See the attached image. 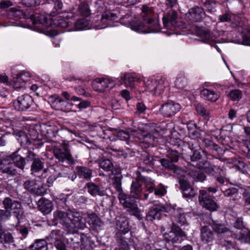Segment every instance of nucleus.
<instances>
[{"instance_id":"obj_1","label":"nucleus","mask_w":250,"mask_h":250,"mask_svg":"<svg viewBox=\"0 0 250 250\" xmlns=\"http://www.w3.org/2000/svg\"><path fill=\"white\" fill-rule=\"evenodd\" d=\"M54 220L61 224L69 233L67 240L70 244H78L84 241L85 236L77 232L76 229H83L86 227L85 220L82 212L75 209L66 211L57 210L54 212Z\"/></svg>"},{"instance_id":"obj_2","label":"nucleus","mask_w":250,"mask_h":250,"mask_svg":"<svg viewBox=\"0 0 250 250\" xmlns=\"http://www.w3.org/2000/svg\"><path fill=\"white\" fill-rule=\"evenodd\" d=\"M141 17L147 24V30L141 31L144 33H156L160 30V24L155 20L156 16L151 7L143 5L141 8Z\"/></svg>"},{"instance_id":"obj_3","label":"nucleus","mask_w":250,"mask_h":250,"mask_svg":"<svg viewBox=\"0 0 250 250\" xmlns=\"http://www.w3.org/2000/svg\"><path fill=\"white\" fill-rule=\"evenodd\" d=\"M163 236L166 241L171 243L175 246L181 243L186 238L185 232L174 223H172L171 230L168 232H164Z\"/></svg>"},{"instance_id":"obj_4","label":"nucleus","mask_w":250,"mask_h":250,"mask_svg":"<svg viewBox=\"0 0 250 250\" xmlns=\"http://www.w3.org/2000/svg\"><path fill=\"white\" fill-rule=\"evenodd\" d=\"M118 198L121 204L127 212L131 215L135 216L138 218L140 217V210L138 207L134 198L129 196L125 194L121 193L118 195Z\"/></svg>"},{"instance_id":"obj_5","label":"nucleus","mask_w":250,"mask_h":250,"mask_svg":"<svg viewBox=\"0 0 250 250\" xmlns=\"http://www.w3.org/2000/svg\"><path fill=\"white\" fill-rule=\"evenodd\" d=\"M53 153L56 159L61 162H63L67 161V163L70 165H73L75 163L74 159L69 149L68 144L64 143L61 145L60 147L57 146L53 147Z\"/></svg>"},{"instance_id":"obj_6","label":"nucleus","mask_w":250,"mask_h":250,"mask_svg":"<svg viewBox=\"0 0 250 250\" xmlns=\"http://www.w3.org/2000/svg\"><path fill=\"white\" fill-rule=\"evenodd\" d=\"M198 199L201 206L210 211H216L219 208L217 203L213 200L206 190H199Z\"/></svg>"},{"instance_id":"obj_7","label":"nucleus","mask_w":250,"mask_h":250,"mask_svg":"<svg viewBox=\"0 0 250 250\" xmlns=\"http://www.w3.org/2000/svg\"><path fill=\"white\" fill-rule=\"evenodd\" d=\"M2 203L4 208L10 212L11 215L12 213L15 214L18 219L21 218L23 215V209L20 202L9 197H6L4 199Z\"/></svg>"},{"instance_id":"obj_8","label":"nucleus","mask_w":250,"mask_h":250,"mask_svg":"<svg viewBox=\"0 0 250 250\" xmlns=\"http://www.w3.org/2000/svg\"><path fill=\"white\" fill-rule=\"evenodd\" d=\"M33 24L35 25L36 30L38 31H41V27L37 24H41L45 26L51 25L52 21L50 18L45 14L36 13L35 15L32 14L29 17Z\"/></svg>"},{"instance_id":"obj_9","label":"nucleus","mask_w":250,"mask_h":250,"mask_svg":"<svg viewBox=\"0 0 250 250\" xmlns=\"http://www.w3.org/2000/svg\"><path fill=\"white\" fill-rule=\"evenodd\" d=\"M26 159L32 162L31 165V171L33 174L41 171L44 167V160L42 158L37 157V154L28 150L27 152Z\"/></svg>"},{"instance_id":"obj_10","label":"nucleus","mask_w":250,"mask_h":250,"mask_svg":"<svg viewBox=\"0 0 250 250\" xmlns=\"http://www.w3.org/2000/svg\"><path fill=\"white\" fill-rule=\"evenodd\" d=\"M168 208L160 204H154L151 207L146 215V218L147 221H152L155 219L159 220L162 213L167 212Z\"/></svg>"},{"instance_id":"obj_11","label":"nucleus","mask_w":250,"mask_h":250,"mask_svg":"<svg viewBox=\"0 0 250 250\" xmlns=\"http://www.w3.org/2000/svg\"><path fill=\"white\" fill-rule=\"evenodd\" d=\"M181 108L180 105L173 101H168L163 104L160 108V112L164 116L170 117L174 115Z\"/></svg>"},{"instance_id":"obj_12","label":"nucleus","mask_w":250,"mask_h":250,"mask_svg":"<svg viewBox=\"0 0 250 250\" xmlns=\"http://www.w3.org/2000/svg\"><path fill=\"white\" fill-rule=\"evenodd\" d=\"M145 83L146 90L153 95L160 94L165 87V82L163 80L157 81L155 80L148 79Z\"/></svg>"},{"instance_id":"obj_13","label":"nucleus","mask_w":250,"mask_h":250,"mask_svg":"<svg viewBox=\"0 0 250 250\" xmlns=\"http://www.w3.org/2000/svg\"><path fill=\"white\" fill-rule=\"evenodd\" d=\"M33 104L32 97L27 94L19 96L14 102L15 108L18 111H24L28 109Z\"/></svg>"},{"instance_id":"obj_14","label":"nucleus","mask_w":250,"mask_h":250,"mask_svg":"<svg viewBox=\"0 0 250 250\" xmlns=\"http://www.w3.org/2000/svg\"><path fill=\"white\" fill-rule=\"evenodd\" d=\"M0 172L10 176L16 174V169L14 168V164L12 163L9 155L5 158H0Z\"/></svg>"},{"instance_id":"obj_15","label":"nucleus","mask_w":250,"mask_h":250,"mask_svg":"<svg viewBox=\"0 0 250 250\" xmlns=\"http://www.w3.org/2000/svg\"><path fill=\"white\" fill-rule=\"evenodd\" d=\"M23 186L26 190L38 195H43L46 192V188L42 185H38L35 180H26Z\"/></svg>"},{"instance_id":"obj_16","label":"nucleus","mask_w":250,"mask_h":250,"mask_svg":"<svg viewBox=\"0 0 250 250\" xmlns=\"http://www.w3.org/2000/svg\"><path fill=\"white\" fill-rule=\"evenodd\" d=\"M179 183L184 197L192 199L196 196L197 189L192 187L188 181L180 178L179 179Z\"/></svg>"},{"instance_id":"obj_17","label":"nucleus","mask_w":250,"mask_h":250,"mask_svg":"<svg viewBox=\"0 0 250 250\" xmlns=\"http://www.w3.org/2000/svg\"><path fill=\"white\" fill-rule=\"evenodd\" d=\"M49 100L52 103V106L57 110L67 111L70 110L73 106L72 103L64 101L58 97L51 96L49 98Z\"/></svg>"},{"instance_id":"obj_18","label":"nucleus","mask_w":250,"mask_h":250,"mask_svg":"<svg viewBox=\"0 0 250 250\" xmlns=\"http://www.w3.org/2000/svg\"><path fill=\"white\" fill-rule=\"evenodd\" d=\"M204 15V9L200 7L196 6L189 9L186 14V18L193 22H200L203 20Z\"/></svg>"},{"instance_id":"obj_19","label":"nucleus","mask_w":250,"mask_h":250,"mask_svg":"<svg viewBox=\"0 0 250 250\" xmlns=\"http://www.w3.org/2000/svg\"><path fill=\"white\" fill-rule=\"evenodd\" d=\"M164 25L165 27H177L180 26L178 21V14L176 11L171 10L163 18Z\"/></svg>"},{"instance_id":"obj_20","label":"nucleus","mask_w":250,"mask_h":250,"mask_svg":"<svg viewBox=\"0 0 250 250\" xmlns=\"http://www.w3.org/2000/svg\"><path fill=\"white\" fill-rule=\"evenodd\" d=\"M132 132L135 137L138 138L142 143L148 145H151L154 142H157L158 131L154 132V134H151L150 133L138 132L137 131H132Z\"/></svg>"},{"instance_id":"obj_21","label":"nucleus","mask_w":250,"mask_h":250,"mask_svg":"<svg viewBox=\"0 0 250 250\" xmlns=\"http://www.w3.org/2000/svg\"><path fill=\"white\" fill-rule=\"evenodd\" d=\"M113 82V81L109 78H99L96 79L92 82V85L95 90L99 92H103Z\"/></svg>"},{"instance_id":"obj_22","label":"nucleus","mask_w":250,"mask_h":250,"mask_svg":"<svg viewBox=\"0 0 250 250\" xmlns=\"http://www.w3.org/2000/svg\"><path fill=\"white\" fill-rule=\"evenodd\" d=\"M20 149L19 148L17 150L12 153L9 155L12 163L14 164V168L17 167L19 169L23 170L25 166L26 165V158H24L19 154Z\"/></svg>"},{"instance_id":"obj_23","label":"nucleus","mask_w":250,"mask_h":250,"mask_svg":"<svg viewBox=\"0 0 250 250\" xmlns=\"http://www.w3.org/2000/svg\"><path fill=\"white\" fill-rule=\"evenodd\" d=\"M29 136L26 135L24 133L21 132L18 133L19 138L18 139L21 146H27L32 143V140H35L38 138V135L34 130L29 131Z\"/></svg>"},{"instance_id":"obj_24","label":"nucleus","mask_w":250,"mask_h":250,"mask_svg":"<svg viewBox=\"0 0 250 250\" xmlns=\"http://www.w3.org/2000/svg\"><path fill=\"white\" fill-rule=\"evenodd\" d=\"M195 33L197 36L201 38L202 42L211 43L213 42L214 40L211 36L209 30L203 27H196L195 28Z\"/></svg>"},{"instance_id":"obj_25","label":"nucleus","mask_w":250,"mask_h":250,"mask_svg":"<svg viewBox=\"0 0 250 250\" xmlns=\"http://www.w3.org/2000/svg\"><path fill=\"white\" fill-rule=\"evenodd\" d=\"M154 181L149 178V181H146V190L149 192L154 191L155 194L159 196H163L166 193V189L164 186L160 184L157 188H154Z\"/></svg>"},{"instance_id":"obj_26","label":"nucleus","mask_w":250,"mask_h":250,"mask_svg":"<svg viewBox=\"0 0 250 250\" xmlns=\"http://www.w3.org/2000/svg\"><path fill=\"white\" fill-rule=\"evenodd\" d=\"M38 207L39 210L42 213L47 214L52 210L53 204L50 200L42 198L38 202Z\"/></svg>"},{"instance_id":"obj_27","label":"nucleus","mask_w":250,"mask_h":250,"mask_svg":"<svg viewBox=\"0 0 250 250\" xmlns=\"http://www.w3.org/2000/svg\"><path fill=\"white\" fill-rule=\"evenodd\" d=\"M116 219V228L119 230L124 233H128L129 231L128 221L127 218L123 216H117Z\"/></svg>"},{"instance_id":"obj_28","label":"nucleus","mask_w":250,"mask_h":250,"mask_svg":"<svg viewBox=\"0 0 250 250\" xmlns=\"http://www.w3.org/2000/svg\"><path fill=\"white\" fill-rule=\"evenodd\" d=\"M87 189V191L92 196H104L105 194V190L103 188H100L95 184L90 182L87 183L84 187Z\"/></svg>"},{"instance_id":"obj_29","label":"nucleus","mask_w":250,"mask_h":250,"mask_svg":"<svg viewBox=\"0 0 250 250\" xmlns=\"http://www.w3.org/2000/svg\"><path fill=\"white\" fill-rule=\"evenodd\" d=\"M159 162L164 167L172 171L175 174L180 175L183 172L180 167L174 164L169 159L163 158L160 159Z\"/></svg>"},{"instance_id":"obj_30","label":"nucleus","mask_w":250,"mask_h":250,"mask_svg":"<svg viewBox=\"0 0 250 250\" xmlns=\"http://www.w3.org/2000/svg\"><path fill=\"white\" fill-rule=\"evenodd\" d=\"M142 181H140L136 178L135 181H133L131 186V194L133 198L139 199L141 198L143 192L142 188Z\"/></svg>"},{"instance_id":"obj_31","label":"nucleus","mask_w":250,"mask_h":250,"mask_svg":"<svg viewBox=\"0 0 250 250\" xmlns=\"http://www.w3.org/2000/svg\"><path fill=\"white\" fill-rule=\"evenodd\" d=\"M135 74L131 73H126L121 75V80L123 82L121 83H124L127 87L133 88L135 82L139 81Z\"/></svg>"},{"instance_id":"obj_32","label":"nucleus","mask_w":250,"mask_h":250,"mask_svg":"<svg viewBox=\"0 0 250 250\" xmlns=\"http://www.w3.org/2000/svg\"><path fill=\"white\" fill-rule=\"evenodd\" d=\"M188 176L191 177L195 182H203L206 179V175L204 173L195 168H188L187 170Z\"/></svg>"},{"instance_id":"obj_33","label":"nucleus","mask_w":250,"mask_h":250,"mask_svg":"<svg viewBox=\"0 0 250 250\" xmlns=\"http://www.w3.org/2000/svg\"><path fill=\"white\" fill-rule=\"evenodd\" d=\"M78 176L80 178H83L85 180L89 181L92 177V169L83 166H77L76 167Z\"/></svg>"},{"instance_id":"obj_34","label":"nucleus","mask_w":250,"mask_h":250,"mask_svg":"<svg viewBox=\"0 0 250 250\" xmlns=\"http://www.w3.org/2000/svg\"><path fill=\"white\" fill-rule=\"evenodd\" d=\"M200 95L201 97L205 100L211 102H215L220 97V95L218 93L215 92L213 90L206 88L201 91Z\"/></svg>"},{"instance_id":"obj_35","label":"nucleus","mask_w":250,"mask_h":250,"mask_svg":"<svg viewBox=\"0 0 250 250\" xmlns=\"http://www.w3.org/2000/svg\"><path fill=\"white\" fill-rule=\"evenodd\" d=\"M234 235L235 238L242 243H250V230L247 228L235 232Z\"/></svg>"},{"instance_id":"obj_36","label":"nucleus","mask_w":250,"mask_h":250,"mask_svg":"<svg viewBox=\"0 0 250 250\" xmlns=\"http://www.w3.org/2000/svg\"><path fill=\"white\" fill-rule=\"evenodd\" d=\"M209 225L212 229L217 234H224L229 232V229L225 224L219 223L217 221L212 220Z\"/></svg>"},{"instance_id":"obj_37","label":"nucleus","mask_w":250,"mask_h":250,"mask_svg":"<svg viewBox=\"0 0 250 250\" xmlns=\"http://www.w3.org/2000/svg\"><path fill=\"white\" fill-rule=\"evenodd\" d=\"M201 239L206 243L212 242L214 238L213 232L207 227H204L201 230Z\"/></svg>"},{"instance_id":"obj_38","label":"nucleus","mask_w":250,"mask_h":250,"mask_svg":"<svg viewBox=\"0 0 250 250\" xmlns=\"http://www.w3.org/2000/svg\"><path fill=\"white\" fill-rule=\"evenodd\" d=\"M156 159V157L149 154L146 152H144L142 154L141 160L143 165L148 167H152L154 166Z\"/></svg>"},{"instance_id":"obj_39","label":"nucleus","mask_w":250,"mask_h":250,"mask_svg":"<svg viewBox=\"0 0 250 250\" xmlns=\"http://www.w3.org/2000/svg\"><path fill=\"white\" fill-rule=\"evenodd\" d=\"M122 176L120 174L115 175L111 179L112 185L113 187L118 192V195L121 193L125 194L123 191L122 188Z\"/></svg>"},{"instance_id":"obj_40","label":"nucleus","mask_w":250,"mask_h":250,"mask_svg":"<svg viewBox=\"0 0 250 250\" xmlns=\"http://www.w3.org/2000/svg\"><path fill=\"white\" fill-rule=\"evenodd\" d=\"M42 130L44 135L50 138L55 137L58 132L55 126L48 125H44Z\"/></svg>"},{"instance_id":"obj_41","label":"nucleus","mask_w":250,"mask_h":250,"mask_svg":"<svg viewBox=\"0 0 250 250\" xmlns=\"http://www.w3.org/2000/svg\"><path fill=\"white\" fill-rule=\"evenodd\" d=\"M31 250H47V243L45 239H37L29 247Z\"/></svg>"},{"instance_id":"obj_42","label":"nucleus","mask_w":250,"mask_h":250,"mask_svg":"<svg viewBox=\"0 0 250 250\" xmlns=\"http://www.w3.org/2000/svg\"><path fill=\"white\" fill-rule=\"evenodd\" d=\"M127 233H124L122 231H118L116 234V238L117 241L120 246L126 247L129 246L127 240L129 239V237H126L125 235Z\"/></svg>"},{"instance_id":"obj_43","label":"nucleus","mask_w":250,"mask_h":250,"mask_svg":"<svg viewBox=\"0 0 250 250\" xmlns=\"http://www.w3.org/2000/svg\"><path fill=\"white\" fill-rule=\"evenodd\" d=\"M13 238L12 234L8 232H5L2 229L0 224V242L11 243L13 242Z\"/></svg>"},{"instance_id":"obj_44","label":"nucleus","mask_w":250,"mask_h":250,"mask_svg":"<svg viewBox=\"0 0 250 250\" xmlns=\"http://www.w3.org/2000/svg\"><path fill=\"white\" fill-rule=\"evenodd\" d=\"M60 230H53L46 237V239L50 243H54L61 240L62 235L60 234Z\"/></svg>"},{"instance_id":"obj_45","label":"nucleus","mask_w":250,"mask_h":250,"mask_svg":"<svg viewBox=\"0 0 250 250\" xmlns=\"http://www.w3.org/2000/svg\"><path fill=\"white\" fill-rule=\"evenodd\" d=\"M242 40L240 41L245 45L250 46V30L248 29H244L241 33Z\"/></svg>"},{"instance_id":"obj_46","label":"nucleus","mask_w":250,"mask_h":250,"mask_svg":"<svg viewBox=\"0 0 250 250\" xmlns=\"http://www.w3.org/2000/svg\"><path fill=\"white\" fill-rule=\"evenodd\" d=\"M87 223L92 226H100V219L95 213H91L87 215Z\"/></svg>"},{"instance_id":"obj_47","label":"nucleus","mask_w":250,"mask_h":250,"mask_svg":"<svg viewBox=\"0 0 250 250\" xmlns=\"http://www.w3.org/2000/svg\"><path fill=\"white\" fill-rule=\"evenodd\" d=\"M78 10L81 15L84 17H88L91 14L88 4L84 2H82L79 4Z\"/></svg>"},{"instance_id":"obj_48","label":"nucleus","mask_w":250,"mask_h":250,"mask_svg":"<svg viewBox=\"0 0 250 250\" xmlns=\"http://www.w3.org/2000/svg\"><path fill=\"white\" fill-rule=\"evenodd\" d=\"M132 131L134 130H120L117 132V137L123 141H127L130 138L131 136H133Z\"/></svg>"},{"instance_id":"obj_49","label":"nucleus","mask_w":250,"mask_h":250,"mask_svg":"<svg viewBox=\"0 0 250 250\" xmlns=\"http://www.w3.org/2000/svg\"><path fill=\"white\" fill-rule=\"evenodd\" d=\"M166 156L174 164L179 161L180 154L177 150L171 149L167 151Z\"/></svg>"},{"instance_id":"obj_50","label":"nucleus","mask_w":250,"mask_h":250,"mask_svg":"<svg viewBox=\"0 0 250 250\" xmlns=\"http://www.w3.org/2000/svg\"><path fill=\"white\" fill-rule=\"evenodd\" d=\"M101 168L106 171H111L113 168V165L109 159H104L99 163Z\"/></svg>"},{"instance_id":"obj_51","label":"nucleus","mask_w":250,"mask_h":250,"mask_svg":"<svg viewBox=\"0 0 250 250\" xmlns=\"http://www.w3.org/2000/svg\"><path fill=\"white\" fill-rule=\"evenodd\" d=\"M229 96L232 101H239L242 98V93L239 89H233L230 91Z\"/></svg>"},{"instance_id":"obj_52","label":"nucleus","mask_w":250,"mask_h":250,"mask_svg":"<svg viewBox=\"0 0 250 250\" xmlns=\"http://www.w3.org/2000/svg\"><path fill=\"white\" fill-rule=\"evenodd\" d=\"M130 28L135 31H140L144 28L145 25L142 21L134 20L130 23Z\"/></svg>"},{"instance_id":"obj_53","label":"nucleus","mask_w":250,"mask_h":250,"mask_svg":"<svg viewBox=\"0 0 250 250\" xmlns=\"http://www.w3.org/2000/svg\"><path fill=\"white\" fill-rule=\"evenodd\" d=\"M116 18L115 14L111 13L109 11L104 12L102 14L101 17V22L103 24H105L107 21L115 20Z\"/></svg>"},{"instance_id":"obj_54","label":"nucleus","mask_w":250,"mask_h":250,"mask_svg":"<svg viewBox=\"0 0 250 250\" xmlns=\"http://www.w3.org/2000/svg\"><path fill=\"white\" fill-rule=\"evenodd\" d=\"M20 79L21 77L18 74L14 75L12 82L13 86L15 88L22 87L24 86L25 83Z\"/></svg>"},{"instance_id":"obj_55","label":"nucleus","mask_w":250,"mask_h":250,"mask_svg":"<svg viewBox=\"0 0 250 250\" xmlns=\"http://www.w3.org/2000/svg\"><path fill=\"white\" fill-rule=\"evenodd\" d=\"M88 25V21L82 19L78 20L75 24V29L76 30H81L85 29Z\"/></svg>"},{"instance_id":"obj_56","label":"nucleus","mask_w":250,"mask_h":250,"mask_svg":"<svg viewBox=\"0 0 250 250\" xmlns=\"http://www.w3.org/2000/svg\"><path fill=\"white\" fill-rule=\"evenodd\" d=\"M148 171H150V170L149 169H146L142 166H140L138 167V169L136 172V178L142 181H146V180L145 179V176L142 175V173ZM149 181V179H147V181Z\"/></svg>"},{"instance_id":"obj_57","label":"nucleus","mask_w":250,"mask_h":250,"mask_svg":"<svg viewBox=\"0 0 250 250\" xmlns=\"http://www.w3.org/2000/svg\"><path fill=\"white\" fill-rule=\"evenodd\" d=\"M68 21L67 19L59 18L54 21V24L57 27L61 28H65L68 26Z\"/></svg>"},{"instance_id":"obj_58","label":"nucleus","mask_w":250,"mask_h":250,"mask_svg":"<svg viewBox=\"0 0 250 250\" xmlns=\"http://www.w3.org/2000/svg\"><path fill=\"white\" fill-rule=\"evenodd\" d=\"M176 221L180 224L184 225L186 222L185 215L182 209H178L175 212Z\"/></svg>"},{"instance_id":"obj_59","label":"nucleus","mask_w":250,"mask_h":250,"mask_svg":"<svg viewBox=\"0 0 250 250\" xmlns=\"http://www.w3.org/2000/svg\"><path fill=\"white\" fill-rule=\"evenodd\" d=\"M233 226L235 229H236L235 231H232L233 234H234L235 232H238L240 230H242L243 229H246L243 225L242 219L240 218H238L234 221Z\"/></svg>"},{"instance_id":"obj_60","label":"nucleus","mask_w":250,"mask_h":250,"mask_svg":"<svg viewBox=\"0 0 250 250\" xmlns=\"http://www.w3.org/2000/svg\"><path fill=\"white\" fill-rule=\"evenodd\" d=\"M196 109L198 114L204 116L205 118L208 117L209 115L208 111L203 105L201 104H197Z\"/></svg>"},{"instance_id":"obj_61","label":"nucleus","mask_w":250,"mask_h":250,"mask_svg":"<svg viewBox=\"0 0 250 250\" xmlns=\"http://www.w3.org/2000/svg\"><path fill=\"white\" fill-rule=\"evenodd\" d=\"M203 5L210 12H213L215 11L216 1L214 0H208L204 2Z\"/></svg>"},{"instance_id":"obj_62","label":"nucleus","mask_w":250,"mask_h":250,"mask_svg":"<svg viewBox=\"0 0 250 250\" xmlns=\"http://www.w3.org/2000/svg\"><path fill=\"white\" fill-rule=\"evenodd\" d=\"M11 216L10 212L6 209H0V221H6L10 219Z\"/></svg>"},{"instance_id":"obj_63","label":"nucleus","mask_w":250,"mask_h":250,"mask_svg":"<svg viewBox=\"0 0 250 250\" xmlns=\"http://www.w3.org/2000/svg\"><path fill=\"white\" fill-rule=\"evenodd\" d=\"M22 4L27 7H34L39 5L41 3L40 0H22Z\"/></svg>"},{"instance_id":"obj_64","label":"nucleus","mask_w":250,"mask_h":250,"mask_svg":"<svg viewBox=\"0 0 250 250\" xmlns=\"http://www.w3.org/2000/svg\"><path fill=\"white\" fill-rule=\"evenodd\" d=\"M200 149H195L192 150L193 154L191 156V161L193 162H196L199 160L201 158V155L200 152L199 151Z\"/></svg>"}]
</instances>
